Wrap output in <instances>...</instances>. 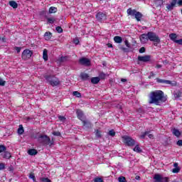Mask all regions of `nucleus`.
Returning <instances> with one entry per match:
<instances>
[{"label":"nucleus","mask_w":182,"mask_h":182,"mask_svg":"<svg viewBox=\"0 0 182 182\" xmlns=\"http://www.w3.org/2000/svg\"><path fill=\"white\" fill-rule=\"evenodd\" d=\"M167 98L164 96V92L161 90L152 91L149 95V105H155L156 106H161L163 103H166Z\"/></svg>","instance_id":"f257e3e1"},{"label":"nucleus","mask_w":182,"mask_h":182,"mask_svg":"<svg viewBox=\"0 0 182 182\" xmlns=\"http://www.w3.org/2000/svg\"><path fill=\"white\" fill-rule=\"evenodd\" d=\"M32 138L38 140L43 146H49L50 147L53 146V139L50 140V137L48 135L36 134V135H32Z\"/></svg>","instance_id":"f03ea898"},{"label":"nucleus","mask_w":182,"mask_h":182,"mask_svg":"<svg viewBox=\"0 0 182 182\" xmlns=\"http://www.w3.org/2000/svg\"><path fill=\"white\" fill-rule=\"evenodd\" d=\"M44 79H46V82H48V83H49L53 87H55V86H59V85H60V80L55 75H45Z\"/></svg>","instance_id":"7ed1b4c3"},{"label":"nucleus","mask_w":182,"mask_h":182,"mask_svg":"<svg viewBox=\"0 0 182 182\" xmlns=\"http://www.w3.org/2000/svg\"><path fill=\"white\" fill-rule=\"evenodd\" d=\"M148 38L149 41L154 42V46H158L159 43L161 42L160 37H159V36H157V34L153 31L148 32Z\"/></svg>","instance_id":"20e7f679"},{"label":"nucleus","mask_w":182,"mask_h":182,"mask_svg":"<svg viewBox=\"0 0 182 182\" xmlns=\"http://www.w3.org/2000/svg\"><path fill=\"white\" fill-rule=\"evenodd\" d=\"M122 141L126 146H128L129 147H133V146L136 144V141L127 135L122 136Z\"/></svg>","instance_id":"39448f33"},{"label":"nucleus","mask_w":182,"mask_h":182,"mask_svg":"<svg viewBox=\"0 0 182 182\" xmlns=\"http://www.w3.org/2000/svg\"><path fill=\"white\" fill-rule=\"evenodd\" d=\"M32 55H33V51L26 48L21 54V59H23V60H28V59L32 58Z\"/></svg>","instance_id":"423d86ee"},{"label":"nucleus","mask_w":182,"mask_h":182,"mask_svg":"<svg viewBox=\"0 0 182 182\" xmlns=\"http://www.w3.org/2000/svg\"><path fill=\"white\" fill-rule=\"evenodd\" d=\"M154 182H170L168 181V177H163L159 173H156L154 176Z\"/></svg>","instance_id":"0eeeda50"},{"label":"nucleus","mask_w":182,"mask_h":182,"mask_svg":"<svg viewBox=\"0 0 182 182\" xmlns=\"http://www.w3.org/2000/svg\"><path fill=\"white\" fill-rule=\"evenodd\" d=\"M156 82L158 83H162L164 85H170L171 86H177V82L176 81H171L168 80H163L160 78H156Z\"/></svg>","instance_id":"6e6552de"},{"label":"nucleus","mask_w":182,"mask_h":182,"mask_svg":"<svg viewBox=\"0 0 182 182\" xmlns=\"http://www.w3.org/2000/svg\"><path fill=\"white\" fill-rule=\"evenodd\" d=\"M96 19L98 21V22H103L107 19V16L105 13L98 12L96 14Z\"/></svg>","instance_id":"1a4fd4ad"},{"label":"nucleus","mask_w":182,"mask_h":182,"mask_svg":"<svg viewBox=\"0 0 182 182\" xmlns=\"http://www.w3.org/2000/svg\"><path fill=\"white\" fill-rule=\"evenodd\" d=\"M80 65H82V66H90V60L86 58H81L79 60Z\"/></svg>","instance_id":"9d476101"},{"label":"nucleus","mask_w":182,"mask_h":182,"mask_svg":"<svg viewBox=\"0 0 182 182\" xmlns=\"http://www.w3.org/2000/svg\"><path fill=\"white\" fill-rule=\"evenodd\" d=\"M177 4V0H172L171 4H166V11H173L176 5Z\"/></svg>","instance_id":"9b49d317"},{"label":"nucleus","mask_w":182,"mask_h":182,"mask_svg":"<svg viewBox=\"0 0 182 182\" xmlns=\"http://www.w3.org/2000/svg\"><path fill=\"white\" fill-rule=\"evenodd\" d=\"M150 59H151V56L150 55H139L138 60L139 62H150Z\"/></svg>","instance_id":"f8f14e48"},{"label":"nucleus","mask_w":182,"mask_h":182,"mask_svg":"<svg viewBox=\"0 0 182 182\" xmlns=\"http://www.w3.org/2000/svg\"><path fill=\"white\" fill-rule=\"evenodd\" d=\"M139 39L141 43H146V42H149V33L141 34L139 36Z\"/></svg>","instance_id":"ddd939ff"},{"label":"nucleus","mask_w":182,"mask_h":182,"mask_svg":"<svg viewBox=\"0 0 182 182\" xmlns=\"http://www.w3.org/2000/svg\"><path fill=\"white\" fill-rule=\"evenodd\" d=\"M76 114L77 119H79V120H81V122H83V117H85V114L83 113V111H82L81 109H77Z\"/></svg>","instance_id":"4468645a"},{"label":"nucleus","mask_w":182,"mask_h":182,"mask_svg":"<svg viewBox=\"0 0 182 182\" xmlns=\"http://www.w3.org/2000/svg\"><path fill=\"white\" fill-rule=\"evenodd\" d=\"M82 126L85 127V129H90L92 127V122L89 120H83L82 121Z\"/></svg>","instance_id":"2eb2a0df"},{"label":"nucleus","mask_w":182,"mask_h":182,"mask_svg":"<svg viewBox=\"0 0 182 182\" xmlns=\"http://www.w3.org/2000/svg\"><path fill=\"white\" fill-rule=\"evenodd\" d=\"M136 12V9H132V8H129L127 11V14L129 16H135Z\"/></svg>","instance_id":"dca6fc26"},{"label":"nucleus","mask_w":182,"mask_h":182,"mask_svg":"<svg viewBox=\"0 0 182 182\" xmlns=\"http://www.w3.org/2000/svg\"><path fill=\"white\" fill-rule=\"evenodd\" d=\"M1 156L3 157V159H6V160H9V159L12 157V156L11 155V152L8 151H6L3 154H1Z\"/></svg>","instance_id":"f3484780"},{"label":"nucleus","mask_w":182,"mask_h":182,"mask_svg":"<svg viewBox=\"0 0 182 182\" xmlns=\"http://www.w3.org/2000/svg\"><path fill=\"white\" fill-rule=\"evenodd\" d=\"M134 18L137 21V22H140V21H141V18H143V14L140 11H136Z\"/></svg>","instance_id":"a211bd4d"},{"label":"nucleus","mask_w":182,"mask_h":182,"mask_svg":"<svg viewBox=\"0 0 182 182\" xmlns=\"http://www.w3.org/2000/svg\"><path fill=\"white\" fill-rule=\"evenodd\" d=\"M44 38L46 41H50L52 39V33L50 31H46L44 33Z\"/></svg>","instance_id":"6ab92c4d"},{"label":"nucleus","mask_w":182,"mask_h":182,"mask_svg":"<svg viewBox=\"0 0 182 182\" xmlns=\"http://www.w3.org/2000/svg\"><path fill=\"white\" fill-rule=\"evenodd\" d=\"M89 77H90V76H89V74L85 73H80V78L82 79V80H89Z\"/></svg>","instance_id":"aec40b11"},{"label":"nucleus","mask_w":182,"mask_h":182,"mask_svg":"<svg viewBox=\"0 0 182 182\" xmlns=\"http://www.w3.org/2000/svg\"><path fill=\"white\" fill-rule=\"evenodd\" d=\"M99 82H100V77H93L91 78V83H92V85H97Z\"/></svg>","instance_id":"412c9836"},{"label":"nucleus","mask_w":182,"mask_h":182,"mask_svg":"<svg viewBox=\"0 0 182 182\" xmlns=\"http://www.w3.org/2000/svg\"><path fill=\"white\" fill-rule=\"evenodd\" d=\"M169 38L171 39V41H173V42H175V43H177V34L176 33H171L169 35Z\"/></svg>","instance_id":"4be33fe9"},{"label":"nucleus","mask_w":182,"mask_h":182,"mask_svg":"<svg viewBox=\"0 0 182 182\" xmlns=\"http://www.w3.org/2000/svg\"><path fill=\"white\" fill-rule=\"evenodd\" d=\"M114 41L115 43H122V42H123V38L121 36H116L114 37Z\"/></svg>","instance_id":"5701e85b"},{"label":"nucleus","mask_w":182,"mask_h":182,"mask_svg":"<svg viewBox=\"0 0 182 182\" xmlns=\"http://www.w3.org/2000/svg\"><path fill=\"white\" fill-rule=\"evenodd\" d=\"M28 154L30 156H36V154H38V151L35 149H31L28 151Z\"/></svg>","instance_id":"b1692460"},{"label":"nucleus","mask_w":182,"mask_h":182,"mask_svg":"<svg viewBox=\"0 0 182 182\" xmlns=\"http://www.w3.org/2000/svg\"><path fill=\"white\" fill-rule=\"evenodd\" d=\"M9 4L14 9H16V8H18V3H16V1H9Z\"/></svg>","instance_id":"393cba45"},{"label":"nucleus","mask_w":182,"mask_h":182,"mask_svg":"<svg viewBox=\"0 0 182 182\" xmlns=\"http://www.w3.org/2000/svg\"><path fill=\"white\" fill-rule=\"evenodd\" d=\"M172 133L176 137H180V136H181V132H180V131L176 128L173 129Z\"/></svg>","instance_id":"a878e982"},{"label":"nucleus","mask_w":182,"mask_h":182,"mask_svg":"<svg viewBox=\"0 0 182 182\" xmlns=\"http://www.w3.org/2000/svg\"><path fill=\"white\" fill-rule=\"evenodd\" d=\"M49 14H56L58 12V9L56 7L51 6L48 10Z\"/></svg>","instance_id":"bb28decb"},{"label":"nucleus","mask_w":182,"mask_h":182,"mask_svg":"<svg viewBox=\"0 0 182 182\" xmlns=\"http://www.w3.org/2000/svg\"><path fill=\"white\" fill-rule=\"evenodd\" d=\"M163 0H154V4L157 7L161 6L163 5Z\"/></svg>","instance_id":"cd10ccee"},{"label":"nucleus","mask_w":182,"mask_h":182,"mask_svg":"<svg viewBox=\"0 0 182 182\" xmlns=\"http://www.w3.org/2000/svg\"><path fill=\"white\" fill-rule=\"evenodd\" d=\"M43 58L44 60H48V50L46 49H44L43 52Z\"/></svg>","instance_id":"c85d7f7f"},{"label":"nucleus","mask_w":182,"mask_h":182,"mask_svg":"<svg viewBox=\"0 0 182 182\" xmlns=\"http://www.w3.org/2000/svg\"><path fill=\"white\" fill-rule=\"evenodd\" d=\"M134 151L136 153H141L143 151L140 149V146L139 144L136 145L135 147L133 149Z\"/></svg>","instance_id":"c756f323"},{"label":"nucleus","mask_w":182,"mask_h":182,"mask_svg":"<svg viewBox=\"0 0 182 182\" xmlns=\"http://www.w3.org/2000/svg\"><path fill=\"white\" fill-rule=\"evenodd\" d=\"M25 130L23 129V126L22 124L19 125V127L18 129V133L19 134H23Z\"/></svg>","instance_id":"7c9ffc66"},{"label":"nucleus","mask_w":182,"mask_h":182,"mask_svg":"<svg viewBox=\"0 0 182 182\" xmlns=\"http://www.w3.org/2000/svg\"><path fill=\"white\" fill-rule=\"evenodd\" d=\"M95 137L97 139H100V137H102V132H100V130H95Z\"/></svg>","instance_id":"2f4dec72"},{"label":"nucleus","mask_w":182,"mask_h":182,"mask_svg":"<svg viewBox=\"0 0 182 182\" xmlns=\"http://www.w3.org/2000/svg\"><path fill=\"white\" fill-rule=\"evenodd\" d=\"M55 21H56V19H55L53 17L47 18V22L48 23H55Z\"/></svg>","instance_id":"473e14b6"},{"label":"nucleus","mask_w":182,"mask_h":182,"mask_svg":"<svg viewBox=\"0 0 182 182\" xmlns=\"http://www.w3.org/2000/svg\"><path fill=\"white\" fill-rule=\"evenodd\" d=\"M29 178L33 180V181L36 182V177H35V173H31L28 176Z\"/></svg>","instance_id":"72a5a7b5"},{"label":"nucleus","mask_w":182,"mask_h":182,"mask_svg":"<svg viewBox=\"0 0 182 182\" xmlns=\"http://www.w3.org/2000/svg\"><path fill=\"white\" fill-rule=\"evenodd\" d=\"M73 96H75V97H82V94L79 92L78 91H74L73 92Z\"/></svg>","instance_id":"f704fd0d"},{"label":"nucleus","mask_w":182,"mask_h":182,"mask_svg":"<svg viewBox=\"0 0 182 182\" xmlns=\"http://www.w3.org/2000/svg\"><path fill=\"white\" fill-rule=\"evenodd\" d=\"M109 136H111V137H114L116 136V132H114V129H111L108 132Z\"/></svg>","instance_id":"c9c22d12"},{"label":"nucleus","mask_w":182,"mask_h":182,"mask_svg":"<svg viewBox=\"0 0 182 182\" xmlns=\"http://www.w3.org/2000/svg\"><path fill=\"white\" fill-rule=\"evenodd\" d=\"M6 150V146H5V145H0V154L1 153H4L5 151Z\"/></svg>","instance_id":"e433bc0d"},{"label":"nucleus","mask_w":182,"mask_h":182,"mask_svg":"<svg viewBox=\"0 0 182 182\" xmlns=\"http://www.w3.org/2000/svg\"><path fill=\"white\" fill-rule=\"evenodd\" d=\"M40 181L42 182H52V181H50V179H49V178H40Z\"/></svg>","instance_id":"4c0bfd02"},{"label":"nucleus","mask_w":182,"mask_h":182,"mask_svg":"<svg viewBox=\"0 0 182 182\" xmlns=\"http://www.w3.org/2000/svg\"><path fill=\"white\" fill-rule=\"evenodd\" d=\"M118 181L119 182H127V181L126 180V177L124 176H120L118 178Z\"/></svg>","instance_id":"58836bf2"},{"label":"nucleus","mask_w":182,"mask_h":182,"mask_svg":"<svg viewBox=\"0 0 182 182\" xmlns=\"http://www.w3.org/2000/svg\"><path fill=\"white\" fill-rule=\"evenodd\" d=\"M55 31L58 32V33H62V32H63V28H62L60 26H57L55 28Z\"/></svg>","instance_id":"ea45409f"},{"label":"nucleus","mask_w":182,"mask_h":182,"mask_svg":"<svg viewBox=\"0 0 182 182\" xmlns=\"http://www.w3.org/2000/svg\"><path fill=\"white\" fill-rule=\"evenodd\" d=\"M147 134H149V132H143L141 135H140V139H145V137L147 136Z\"/></svg>","instance_id":"a19ab883"},{"label":"nucleus","mask_w":182,"mask_h":182,"mask_svg":"<svg viewBox=\"0 0 182 182\" xmlns=\"http://www.w3.org/2000/svg\"><path fill=\"white\" fill-rule=\"evenodd\" d=\"M59 60L60 62H66L68 60V56L60 57Z\"/></svg>","instance_id":"79ce46f5"},{"label":"nucleus","mask_w":182,"mask_h":182,"mask_svg":"<svg viewBox=\"0 0 182 182\" xmlns=\"http://www.w3.org/2000/svg\"><path fill=\"white\" fill-rule=\"evenodd\" d=\"M180 170H181L180 167L175 168L173 169L172 173H180Z\"/></svg>","instance_id":"37998d69"},{"label":"nucleus","mask_w":182,"mask_h":182,"mask_svg":"<svg viewBox=\"0 0 182 182\" xmlns=\"http://www.w3.org/2000/svg\"><path fill=\"white\" fill-rule=\"evenodd\" d=\"M100 79H105L106 77V74H105V73H101L100 75H99V77Z\"/></svg>","instance_id":"c03bdc74"},{"label":"nucleus","mask_w":182,"mask_h":182,"mask_svg":"<svg viewBox=\"0 0 182 182\" xmlns=\"http://www.w3.org/2000/svg\"><path fill=\"white\" fill-rule=\"evenodd\" d=\"M58 120H60V122H65L66 120V117H65L63 116H59Z\"/></svg>","instance_id":"a18cd8bd"},{"label":"nucleus","mask_w":182,"mask_h":182,"mask_svg":"<svg viewBox=\"0 0 182 182\" xmlns=\"http://www.w3.org/2000/svg\"><path fill=\"white\" fill-rule=\"evenodd\" d=\"M94 182H103V179L102 178H95Z\"/></svg>","instance_id":"49530a36"},{"label":"nucleus","mask_w":182,"mask_h":182,"mask_svg":"<svg viewBox=\"0 0 182 182\" xmlns=\"http://www.w3.org/2000/svg\"><path fill=\"white\" fill-rule=\"evenodd\" d=\"M144 52H146V48L141 47V48L139 49V53H144Z\"/></svg>","instance_id":"de8ad7c7"},{"label":"nucleus","mask_w":182,"mask_h":182,"mask_svg":"<svg viewBox=\"0 0 182 182\" xmlns=\"http://www.w3.org/2000/svg\"><path fill=\"white\" fill-rule=\"evenodd\" d=\"M124 43H125V46H127V48H130V43H129V40H125L124 41Z\"/></svg>","instance_id":"09e8293b"},{"label":"nucleus","mask_w":182,"mask_h":182,"mask_svg":"<svg viewBox=\"0 0 182 182\" xmlns=\"http://www.w3.org/2000/svg\"><path fill=\"white\" fill-rule=\"evenodd\" d=\"M6 82L0 77V86H5Z\"/></svg>","instance_id":"8fccbe9b"},{"label":"nucleus","mask_w":182,"mask_h":182,"mask_svg":"<svg viewBox=\"0 0 182 182\" xmlns=\"http://www.w3.org/2000/svg\"><path fill=\"white\" fill-rule=\"evenodd\" d=\"M5 168V164L0 163V171L1 170H4Z\"/></svg>","instance_id":"3c124183"},{"label":"nucleus","mask_w":182,"mask_h":182,"mask_svg":"<svg viewBox=\"0 0 182 182\" xmlns=\"http://www.w3.org/2000/svg\"><path fill=\"white\" fill-rule=\"evenodd\" d=\"M177 146H179L180 147H181L182 146V139H179L178 140V141L176 142Z\"/></svg>","instance_id":"603ef678"},{"label":"nucleus","mask_w":182,"mask_h":182,"mask_svg":"<svg viewBox=\"0 0 182 182\" xmlns=\"http://www.w3.org/2000/svg\"><path fill=\"white\" fill-rule=\"evenodd\" d=\"M53 136H60V132H53Z\"/></svg>","instance_id":"864d4df0"},{"label":"nucleus","mask_w":182,"mask_h":182,"mask_svg":"<svg viewBox=\"0 0 182 182\" xmlns=\"http://www.w3.org/2000/svg\"><path fill=\"white\" fill-rule=\"evenodd\" d=\"M175 97H181V92H178L174 95Z\"/></svg>","instance_id":"5fc2aeb1"},{"label":"nucleus","mask_w":182,"mask_h":182,"mask_svg":"<svg viewBox=\"0 0 182 182\" xmlns=\"http://www.w3.org/2000/svg\"><path fill=\"white\" fill-rule=\"evenodd\" d=\"M21 47H15V50H16L17 53H19L21 52Z\"/></svg>","instance_id":"6e6d98bb"},{"label":"nucleus","mask_w":182,"mask_h":182,"mask_svg":"<svg viewBox=\"0 0 182 182\" xmlns=\"http://www.w3.org/2000/svg\"><path fill=\"white\" fill-rule=\"evenodd\" d=\"M176 4L178 6H182V0H178Z\"/></svg>","instance_id":"4d7b16f0"},{"label":"nucleus","mask_w":182,"mask_h":182,"mask_svg":"<svg viewBox=\"0 0 182 182\" xmlns=\"http://www.w3.org/2000/svg\"><path fill=\"white\" fill-rule=\"evenodd\" d=\"M119 49H121V50H123V52H126L127 50V48L123 46L119 47Z\"/></svg>","instance_id":"13d9d810"},{"label":"nucleus","mask_w":182,"mask_h":182,"mask_svg":"<svg viewBox=\"0 0 182 182\" xmlns=\"http://www.w3.org/2000/svg\"><path fill=\"white\" fill-rule=\"evenodd\" d=\"M148 137H149L150 139H154V135L151 134H147Z\"/></svg>","instance_id":"bf43d9fd"},{"label":"nucleus","mask_w":182,"mask_h":182,"mask_svg":"<svg viewBox=\"0 0 182 182\" xmlns=\"http://www.w3.org/2000/svg\"><path fill=\"white\" fill-rule=\"evenodd\" d=\"M176 43H178V45H182V39L176 41Z\"/></svg>","instance_id":"052dcab7"},{"label":"nucleus","mask_w":182,"mask_h":182,"mask_svg":"<svg viewBox=\"0 0 182 182\" xmlns=\"http://www.w3.org/2000/svg\"><path fill=\"white\" fill-rule=\"evenodd\" d=\"M79 40H77V39H76V40H75L74 41V43H75V45H79Z\"/></svg>","instance_id":"680f3d73"},{"label":"nucleus","mask_w":182,"mask_h":182,"mask_svg":"<svg viewBox=\"0 0 182 182\" xmlns=\"http://www.w3.org/2000/svg\"><path fill=\"white\" fill-rule=\"evenodd\" d=\"M107 46L108 48H113V45H112V43H108L107 44Z\"/></svg>","instance_id":"e2e57ef3"},{"label":"nucleus","mask_w":182,"mask_h":182,"mask_svg":"<svg viewBox=\"0 0 182 182\" xmlns=\"http://www.w3.org/2000/svg\"><path fill=\"white\" fill-rule=\"evenodd\" d=\"M1 41H2L3 42H6V38L5 36L2 37V38H1Z\"/></svg>","instance_id":"0e129e2a"},{"label":"nucleus","mask_w":182,"mask_h":182,"mask_svg":"<svg viewBox=\"0 0 182 182\" xmlns=\"http://www.w3.org/2000/svg\"><path fill=\"white\" fill-rule=\"evenodd\" d=\"M161 67H162V65H160V64H158V65H156V69H160V68H161Z\"/></svg>","instance_id":"69168bd1"},{"label":"nucleus","mask_w":182,"mask_h":182,"mask_svg":"<svg viewBox=\"0 0 182 182\" xmlns=\"http://www.w3.org/2000/svg\"><path fill=\"white\" fill-rule=\"evenodd\" d=\"M173 167H175V168H177V167H178V163H174L173 164Z\"/></svg>","instance_id":"338daca9"},{"label":"nucleus","mask_w":182,"mask_h":182,"mask_svg":"<svg viewBox=\"0 0 182 182\" xmlns=\"http://www.w3.org/2000/svg\"><path fill=\"white\" fill-rule=\"evenodd\" d=\"M9 171H12V170H14V166H11L9 168Z\"/></svg>","instance_id":"774afa93"}]
</instances>
